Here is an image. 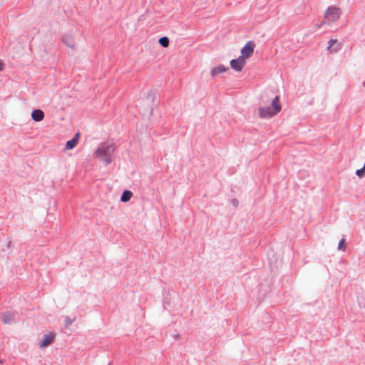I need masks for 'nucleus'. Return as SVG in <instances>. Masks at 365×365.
Wrapping results in <instances>:
<instances>
[{"label":"nucleus","mask_w":365,"mask_h":365,"mask_svg":"<svg viewBox=\"0 0 365 365\" xmlns=\"http://www.w3.org/2000/svg\"><path fill=\"white\" fill-rule=\"evenodd\" d=\"M328 44V50L330 52L335 53L339 50V45L336 39H330Z\"/></svg>","instance_id":"nucleus-12"},{"label":"nucleus","mask_w":365,"mask_h":365,"mask_svg":"<svg viewBox=\"0 0 365 365\" xmlns=\"http://www.w3.org/2000/svg\"><path fill=\"white\" fill-rule=\"evenodd\" d=\"M73 319H71L69 317H66L65 319V323L66 326L71 324L73 322Z\"/></svg>","instance_id":"nucleus-17"},{"label":"nucleus","mask_w":365,"mask_h":365,"mask_svg":"<svg viewBox=\"0 0 365 365\" xmlns=\"http://www.w3.org/2000/svg\"><path fill=\"white\" fill-rule=\"evenodd\" d=\"M61 41L73 50L76 48V43L73 34L71 33L64 34L61 37Z\"/></svg>","instance_id":"nucleus-4"},{"label":"nucleus","mask_w":365,"mask_h":365,"mask_svg":"<svg viewBox=\"0 0 365 365\" xmlns=\"http://www.w3.org/2000/svg\"><path fill=\"white\" fill-rule=\"evenodd\" d=\"M147 100L148 101H153V97L151 96V94H150V93L148 94Z\"/></svg>","instance_id":"nucleus-20"},{"label":"nucleus","mask_w":365,"mask_h":365,"mask_svg":"<svg viewBox=\"0 0 365 365\" xmlns=\"http://www.w3.org/2000/svg\"><path fill=\"white\" fill-rule=\"evenodd\" d=\"M133 196V193L130 190H124L121 195L120 200L123 202H128Z\"/></svg>","instance_id":"nucleus-13"},{"label":"nucleus","mask_w":365,"mask_h":365,"mask_svg":"<svg viewBox=\"0 0 365 365\" xmlns=\"http://www.w3.org/2000/svg\"><path fill=\"white\" fill-rule=\"evenodd\" d=\"M279 98L276 96L272 101L271 105L267 107H260L258 109V114L261 118H270L277 115L281 110Z\"/></svg>","instance_id":"nucleus-2"},{"label":"nucleus","mask_w":365,"mask_h":365,"mask_svg":"<svg viewBox=\"0 0 365 365\" xmlns=\"http://www.w3.org/2000/svg\"><path fill=\"white\" fill-rule=\"evenodd\" d=\"M158 42L161 46L166 48L169 46L170 40L167 36H163L159 38Z\"/></svg>","instance_id":"nucleus-14"},{"label":"nucleus","mask_w":365,"mask_h":365,"mask_svg":"<svg viewBox=\"0 0 365 365\" xmlns=\"http://www.w3.org/2000/svg\"><path fill=\"white\" fill-rule=\"evenodd\" d=\"M79 137H80L79 133H76L72 139L67 141V143L66 144V149L71 150V149L74 148L78 142Z\"/></svg>","instance_id":"nucleus-8"},{"label":"nucleus","mask_w":365,"mask_h":365,"mask_svg":"<svg viewBox=\"0 0 365 365\" xmlns=\"http://www.w3.org/2000/svg\"><path fill=\"white\" fill-rule=\"evenodd\" d=\"M341 15V10L338 7L329 6L325 12V18L332 21H336Z\"/></svg>","instance_id":"nucleus-3"},{"label":"nucleus","mask_w":365,"mask_h":365,"mask_svg":"<svg viewBox=\"0 0 365 365\" xmlns=\"http://www.w3.org/2000/svg\"><path fill=\"white\" fill-rule=\"evenodd\" d=\"M245 60L242 58V57L239 56L237 58L232 59L230 61V66L235 71L240 72L242 71L245 65Z\"/></svg>","instance_id":"nucleus-6"},{"label":"nucleus","mask_w":365,"mask_h":365,"mask_svg":"<svg viewBox=\"0 0 365 365\" xmlns=\"http://www.w3.org/2000/svg\"><path fill=\"white\" fill-rule=\"evenodd\" d=\"M31 118L36 122L42 120L44 118V113L40 109H36L31 113Z\"/></svg>","instance_id":"nucleus-9"},{"label":"nucleus","mask_w":365,"mask_h":365,"mask_svg":"<svg viewBox=\"0 0 365 365\" xmlns=\"http://www.w3.org/2000/svg\"><path fill=\"white\" fill-rule=\"evenodd\" d=\"M152 113H153V108H150V115H152Z\"/></svg>","instance_id":"nucleus-21"},{"label":"nucleus","mask_w":365,"mask_h":365,"mask_svg":"<svg viewBox=\"0 0 365 365\" xmlns=\"http://www.w3.org/2000/svg\"><path fill=\"white\" fill-rule=\"evenodd\" d=\"M232 203L236 207L238 205V200L237 199H232Z\"/></svg>","instance_id":"nucleus-18"},{"label":"nucleus","mask_w":365,"mask_h":365,"mask_svg":"<svg viewBox=\"0 0 365 365\" xmlns=\"http://www.w3.org/2000/svg\"><path fill=\"white\" fill-rule=\"evenodd\" d=\"M108 365H111V363H109Z\"/></svg>","instance_id":"nucleus-23"},{"label":"nucleus","mask_w":365,"mask_h":365,"mask_svg":"<svg viewBox=\"0 0 365 365\" xmlns=\"http://www.w3.org/2000/svg\"><path fill=\"white\" fill-rule=\"evenodd\" d=\"M54 340V334L52 333H48L44 334L43 339L39 343V345L41 348H45L50 345Z\"/></svg>","instance_id":"nucleus-7"},{"label":"nucleus","mask_w":365,"mask_h":365,"mask_svg":"<svg viewBox=\"0 0 365 365\" xmlns=\"http://www.w3.org/2000/svg\"><path fill=\"white\" fill-rule=\"evenodd\" d=\"M3 362L0 360V364H2Z\"/></svg>","instance_id":"nucleus-22"},{"label":"nucleus","mask_w":365,"mask_h":365,"mask_svg":"<svg viewBox=\"0 0 365 365\" xmlns=\"http://www.w3.org/2000/svg\"><path fill=\"white\" fill-rule=\"evenodd\" d=\"M4 68V63L1 60H0V71H3Z\"/></svg>","instance_id":"nucleus-19"},{"label":"nucleus","mask_w":365,"mask_h":365,"mask_svg":"<svg viewBox=\"0 0 365 365\" xmlns=\"http://www.w3.org/2000/svg\"><path fill=\"white\" fill-rule=\"evenodd\" d=\"M227 69L228 68L225 67V66L219 65L211 70L210 74L212 77L214 78L220 73L225 72Z\"/></svg>","instance_id":"nucleus-11"},{"label":"nucleus","mask_w":365,"mask_h":365,"mask_svg":"<svg viewBox=\"0 0 365 365\" xmlns=\"http://www.w3.org/2000/svg\"><path fill=\"white\" fill-rule=\"evenodd\" d=\"M338 249L340 250H343L344 251L345 249H346V246H345V239L344 238H342L339 242V244H338Z\"/></svg>","instance_id":"nucleus-16"},{"label":"nucleus","mask_w":365,"mask_h":365,"mask_svg":"<svg viewBox=\"0 0 365 365\" xmlns=\"http://www.w3.org/2000/svg\"><path fill=\"white\" fill-rule=\"evenodd\" d=\"M115 147L114 144L108 142L102 143L95 152L96 158H100L106 163V165H109L112 160L111 155L114 153Z\"/></svg>","instance_id":"nucleus-1"},{"label":"nucleus","mask_w":365,"mask_h":365,"mask_svg":"<svg viewBox=\"0 0 365 365\" xmlns=\"http://www.w3.org/2000/svg\"><path fill=\"white\" fill-rule=\"evenodd\" d=\"M255 43L252 41H248L245 46L241 49V55L243 59L246 60L250 57L254 53Z\"/></svg>","instance_id":"nucleus-5"},{"label":"nucleus","mask_w":365,"mask_h":365,"mask_svg":"<svg viewBox=\"0 0 365 365\" xmlns=\"http://www.w3.org/2000/svg\"><path fill=\"white\" fill-rule=\"evenodd\" d=\"M15 314L12 312H6L2 314L1 319L4 324H11L14 318Z\"/></svg>","instance_id":"nucleus-10"},{"label":"nucleus","mask_w":365,"mask_h":365,"mask_svg":"<svg viewBox=\"0 0 365 365\" xmlns=\"http://www.w3.org/2000/svg\"><path fill=\"white\" fill-rule=\"evenodd\" d=\"M356 175L359 178H363L365 175V163L364 164V166L361 168L356 170Z\"/></svg>","instance_id":"nucleus-15"}]
</instances>
